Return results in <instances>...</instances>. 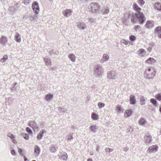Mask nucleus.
Returning <instances> with one entry per match:
<instances>
[{"label": "nucleus", "instance_id": "1", "mask_svg": "<svg viewBox=\"0 0 161 161\" xmlns=\"http://www.w3.org/2000/svg\"><path fill=\"white\" fill-rule=\"evenodd\" d=\"M133 6L134 9L137 12L132 15L131 22L134 24L138 20L140 24H143L145 21V18L143 14L141 12V8L135 3Z\"/></svg>", "mask_w": 161, "mask_h": 161}, {"label": "nucleus", "instance_id": "2", "mask_svg": "<svg viewBox=\"0 0 161 161\" xmlns=\"http://www.w3.org/2000/svg\"><path fill=\"white\" fill-rule=\"evenodd\" d=\"M156 74V69L153 67H148L145 71V77L147 80L153 79Z\"/></svg>", "mask_w": 161, "mask_h": 161}, {"label": "nucleus", "instance_id": "3", "mask_svg": "<svg viewBox=\"0 0 161 161\" xmlns=\"http://www.w3.org/2000/svg\"><path fill=\"white\" fill-rule=\"evenodd\" d=\"M99 8V5L96 3H91L89 6V10L92 13L98 12Z\"/></svg>", "mask_w": 161, "mask_h": 161}, {"label": "nucleus", "instance_id": "4", "mask_svg": "<svg viewBox=\"0 0 161 161\" xmlns=\"http://www.w3.org/2000/svg\"><path fill=\"white\" fill-rule=\"evenodd\" d=\"M94 74L97 77H100L102 75V68L99 65H96L94 67Z\"/></svg>", "mask_w": 161, "mask_h": 161}, {"label": "nucleus", "instance_id": "5", "mask_svg": "<svg viewBox=\"0 0 161 161\" xmlns=\"http://www.w3.org/2000/svg\"><path fill=\"white\" fill-rule=\"evenodd\" d=\"M32 9L33 10L34 13L36 14H38L40 10V8L39 6L38 3L35 1L32 4Z\"/></svg>", "mask_w": 161, "mask_h": 161}, {"label": "nucleus", "instance_id": "6", "mask_svg": "<svg viewBox=\"0 0 161 161\" xmlns=\"http://www.w3.org/2000/svg\"><path fill=\"white\" fill-rule=\"evenodd\" d=\"M28 125L31 127L33 131H35L36 130H38L39 126L34 121H30L29 122Z\"/></svg>", "mask_w": 161, "mask_h": 161}, {"label": "nucleus", "instance_id": "7", "mask_svg": "<svg viewBox=\"0 0 161 161\" xmlns=\"http://www.w3.org/2000/svg\"><path fill=\"white\" fill-rule=\"evenodd\" d=\"M117 76L116 72L114 71H110L108 72L107 77L109 79H115Z\"/></svg>", "mask_w": 161, "mask_h": 161}, {"label": "nucleus", "instance_id": "8", "mask_svg": "<svg viewBox=\"0 0 161 161\" xmlns=\"http://www.w3.org/2000/svg\"><path fill=\"white\" fill-rule=\"evenodd\" d=\"M158 147L157 145H153L149 147L147 151L150 153H153L156 152L158 150Z\"/></svg>", "mask_w": 161, "mask_h": 161}, {"label": "nucleus", "instance_id": "9", "mask_svg": "<svg viewBox=\"0 0 161 161\" xmlns=\"http://www.w3.org/2000/svg\"><path fill=\"white\" fill-rule=\"evenodd\" d=\"M153 6L155 10H157L159 11H161V4L159 2H157L155 3Z\"/></svg>", "mask_w": 161, "mask_h": 161}, {"label": "nucleus", "instance_id": "10", "mask_svg": "<svg viewBox=\"0 0 161 161\" xmlns=\"http://www.w3.org/2000/svg\"><path fill=\"white\" fill-rule=\"evenodd\" d=\"M58 147L57 146L54 144H52L49 147V150L52 153H55L57 150Z\"/></svg>", "mask_w": 161, "mask_h": 161}, {"label": "nucleus", "instance_id": "11", "mask_svg": "<svg viewBox=\"0 0 161 161\" xmlns=\"http://www.w3.org/2000/svg\"><path fill=\"white\" fill-rule=\"evenodd\" d=\"M77 26L79 29L82 30L85 29L86 27L85 24L84 22H79Z\"/></svg>", "mask_w": 161, "mask_h": 161}, {"label": "nucleus", "instance_id": "12", "mask_svg": "<svg viewBox=\"0 0 161 161\" xmlns=\"http://www.w3.org/2000/svg\"><path fill=\"white\" fill-rule=\"evenodd\" d=\"M130 103L132 105H134L136 103V99L135 96L133 95H131L130 97Z\"/></svg>", "mask_w": 161, "mask_h": 161}, {"label": "nucleus", "instance_id": "13", "mask_svg": "<svg viewBox=\"0 0 161 161\" xmlns=\"http://www.w3.org/2000/svg\"><path fill=\"white\" fill-rule=\"evenodd\" d=\"M150 135H146L144 137V141L145 142L147 143H151L152 141Z\"/></svg>", "mask_w": 161, "mask_h": 161}, {"label": "nucleus", "instance_id": "14", "mask_svg": "<svg viewBox=\"0 0 161 161\" xmlns=\"http://www.w3.org/2000/svg\"><path fill=\"white\" fill-rule=\"evenodd\" d=\"M46 131L44 130H41L40 132L37 134V139L40 140L42 139V136H43V134L44 133H46Z\"/></svg>", "mask_w": 161, "mask_h": 161}, {"label": "nucleus", "instance_id": "15", "mask_svg": "<svg viewBox=\"0 0 161 161\" xmlns=\"http://www.w3.org/2000/svg\"><path fill=\"white\" fill-rule=\"evenodd\" d=\"M72 11L70 9H65L63 12V15L66 17H69L71 14Z\"/></svg>", "mask_w": 161, "mask_h": 161}, {"label": "nucleus", "instance_id": "16", "mask_svg": "<svg viewBox=\"0 0 161 161\" xmlns=\"http://www.w3.org/2000/svg\"><path fill=\"white\" fill-rule=\"evenodd\" d=\"M154 31L157 33L158 36L161 38V26L156 27Z\"/></svg>", "mask_w": 161, "mask_h": 161}, {"label": "nucleus", "instance_id": "17", "mask_svg": "<svg viewBox=\"0 0 161 161\" xmlns=\"http://www.w3.org/2000/svg\"><path fill=\"white\" fill-rule=\"evenodd\" d=\"M109 12V8L107 7H104L102 9L101 13L102 14H107Z\"/></svg>", "mask_w": 161, "mask_h": 161}, {"label": "nucleus", "instance_id": "18", "mask_svg": "<svg viewBox=\"0 0 161 161\" xmlns=\"http://www.w3.org/2000/svg\"><path fill=\"white\" fill-rule=\"evenodd\" d=\"M34 153L36 156H38L40 152V148L38 146H36L34 147Z\"/></svg>", "mask_w": 161, "mask_h": 161}, {"label": "nucleus", "instance_id": "19", "mask_svg": "<svg viewBox=\"0 0 161 161\" xmlns=\"http://www.w3.org/2000/svg\"><path fill=\"white\" fill-rule=\"evenodd\" d=\"M61 159L64 160H66L68 158V155L67 154L64 152V153H60V156L59 158Z\"/></svg>", "mask_w": 161, "mask_h": 161}, {"label": "nucleus", "instance_id": "20", "mask_svg": "<svg viewBox=\"0 0 161 161\" xmlns=\"http://www.w3.org/2000/svg\"><path fill=\"white\" fill-rule=\"evenodd\" d=\"M14 39L17 42H20L21 41L20 35L19 33H16L14 36Z\"/></svg>", "mask_w": 161, "mask_h": 161}, {"label": "nucleus", "instance_id": "21", "mask_svg": "<svg viewBox=\"0 0 161 161\" xmlns=\"http://www.w3.org/2000/svg\"><path fill=\"white\" fill-rule=\"evenodd\" d=\"M129 16V15H128L127 16H125L122 19L123 22L125 25H126L129 23L130 20Z\"/></svg>", "mask_w": 161, "mask_h": 161}, {"label": "nucleus", "instance_id": "22", "mask_svg": "<svg viewBox=\"0 0 161 161\" xmlns=\"http://www.w3.org/2000/svg\"><path fill=\"white\" fill-rule=\"evenodd\" d=\"M7 41L6 37L3 36L0 39V43L2 45H4L6 44Z\"/></svg>", "mask_w": 161, "mask_h": 161}, {"label": "nucleus", "instance_id": "23", "mask_svg": "<svg viewBox=\"0 0 161 161\" xmlns=\"http://www.w3.org/2000/svg\"><path fill=\"white\" fill-rule=\"evenodd\" d=\"M68 58L72 62H75L76 59L75 56L73 54L70 53L68 55Z\"/></svg>", "mask_w": 161, "mask_h": 161}, {"label": "nucleus", "instance_id": "24", "mask_svg": "<svg viewBox=\"0 0 161 161\" xmlns=\"http://www.w3.org/2000/svg\"><path fill=\"white\" fill-rule=\"evenodd\" d=\"M44 59L45 61L46 65L48 66L51 64V60L49 57L45 58Z\"/></svg>", "mask_w": 161, "mask_h": 161}, {"label": "nucleus", "instance_id": "25", "mask_svg": "<svg viewBox=\"0 0 161 161\" xmlns=\"http://www.w3.org/2000/svg\"><path fill=\"white\" fill-rule=\"evenodd\" d=\"M103 59L101 60V62L102 63H103L104 61H107L109 58V56L107 53L104 54L103 56Z\"/></svg>", "mask_w": 161, "mask_h": 161}, {"label": "nucleus", "instance_id": "26", "mask_svg": "<svg viewBox=\"0 0 161 161\" xmlns=\"http://www.w3.org/2000/svg\"><path fill=\"white\" fill-rule=\"evenodd\" d=\"M146 122V120L143 118L140 119L138 121L139 124L142 126L145 125Z\"/></svg>", "mask_w": 161, "mask_h": 161}, {"label": "nucleus", "instance_id": "27", "mask_svg": "<svg viewBox=\"0 0 161 161\" xmlns=\"http://www.w3.org/2000/svg\"><path fill=\"white\" fill-rule=\"evenodd\" d=\"M153 24L149 21H147L145 24L146 27L149 29L152 28L153 27Z\"/></svg>", "mask_w": 161, "mask_h": 161}, {"label": "nucleus", "instance_id": "28", "mask_svg": "<svg viewBox=\"0 0 161 161\" xmlns=\"http://www.w3.org/2000/svg\"><path fill=\"white\" fill-rule=\"evenodd\" d=\"M53 95L51 94H48L46 95L45 99L47 102L50 101L53 97Z\"/></svg>", "mask_w": 161, "mask_h": 161}, {"label": "nucleus", "instance_id": "29", "mask_svg": "<svg viewBox=\"0 0 161 161\" xmlns=\"http://www.w3.org/2000/svg\"><path fill=\"white\" fill-rule=\"evenodd\" d=\"M91 116L92 119L94 120H97L98 119V115L95 113H92Z\"/></svg>", "mask_w": 161, "mask_h": 161}, {"label": "nucleus", "instance_id": "30", "mask_svg": "<svg viewBox=\"0 0 161 161\" xmlns=\"http://www.w3.org/2000/svg\"><path fill=\"white\" fill-rule=\"evenodd\" d=\"M150 101L151 103L155 107H156L157 105V102L156 99L154 98H152L150 99Z\"/></svg>", "mask_w": 161, "mask_h": 161}, {"label": "nucleus", "instance_id": "31", "mask_svg": "<svg viewBox=\"0 0 161 161\" xmlns=\"http://www.w3.org/2000/svg\"><path fill=\"white\" fill-rule=\"evenodd\" d=\"M22 136L26 140H28L29 138V135L26 133H23L22 134Z\"/></svg>", "mask_w": 161, "mask_h": 161}, {"label": "nucleus", "instance_id": "32", "mask_svg": "<svg viewBox=\"0 0 161 161\" xmlns=\"http://www.w3.org/2000/svg\"><path fill=\"white\" fill-rule=\"evenodd\" d=\"M8 57L7 55H4L0 60V61L2 63H4L8 60Z\"/></svg>", "mask_w": 161, "mask_h": 161}, {"label": "nucleus", "instance_id": "33", "mask_svg": "<svg viewBox=\"0 0 161 161\" xmlns=\"http://www.w3.org/2000/svg\"><path fill=\"white\" fill-rule=\"evenodd\" d=\"M154 59L152 58H150L146 60V63L149 64H152L153 61H154Z\"/></svg>", "mask_w": 161, "mask_h": 161}, {"label": "nucleus", "instance_id": "34", "mask_svg": "<svg viewBox=\"0 0 161 161\" xmlns=\"http://www.w3.org/2000/svg\"><path fill=\"white\" fill-rule=\"evenodd\" d=\"M146 99L144 97H142L140 98V103L141 105H142L145 104Z\"/></svg>", "mask_w": 161, "mask_h": 161}, {"label": "nucleus", "instance_id": "35", "mask_svg": "<svg viewBox=\"0 0 161 161\" xmlns=\"http://www.w3.org/2000/svg\"><path fill=\"white\" fill-rule=\"evenodd\" d=\"M90 130L92 131L93 132H95V130L96 129V126L95 125H93L90 126Z\"/></svg>", "mask_w": 161, "mask_h": 161}, {"label": "nucleus", "instance_id": "36", "mask_svg": "<svg viewBox=\"0 0 161 161\" xmlns=\"http://www.w3.org/2000/svg\"><path fill=\"white\" fill-rule=\"evenodd\" d=\"M155 97L158 101L161 100V93H158L156 95Z\"/></svg>", "mask_w": 161, "mask_h": 161}, {"label": "nucleus", "instance_id": "37", "mask_svg": "<svg viewBox=\"0 0 161 161\" xmlns=\"http://www.w3.org/2000/svg\"><path fill=\"white\" fill-rule=\"evenodd\" d=\"M17 83L16 82L13 85V86L11 88V90L12 91H15L17 88L18 86H17Z\"/></svg>", "mask_w": 161, "mask_h": 161}, {"label": "nucleus", "instance_id": "38", "mask_svg": "<svg viewBox=\"0 0 161 161\" xmlns=\"http://www.w3.org/2000/svg\"><path fill=\"white\" fill-rule=\"evenodd\" d=\"M132 113V111L131 110H127L125 112V115L126 114L127 116H130L131 115Z\"/></svg>", "mask_w": 161, "mask_h": 161}, {"label": "nucleus", "instance_id": "39", "mask_svg": "<svg viewBox=\"0 0 161 161\" xmlns=\"http://www.w3.org/2000/svg\"><path fill=\"white\" fill-rule=\"evenodd\" d=\"M7 136L9 138H11L12 140H14L15 138L14 136L11 133H9L8 134Z\"/></svg>", "mask_w": 161, "mask_h": 161}, {"label": "nucleus", "instance_id": "40", "mask_svg": "<svg viewBox=\"0 0 161 161\" xmlns=\"http://www.w3.org/2000/svg\"><path fill=\"white\" fill-rule=\"evenodd\" d=\"M105 106V104L101 102H99L98 103V106L99 108H103Z\"/></svg>", "mask_w": 161, "mask_h": 161}, {"label": "nucleus", "instance_id": "41", "mask_svg": "<svg viewBox=\"0 0 161 161\" xmlns=\"http://www.w3.org/2000/svg\"><path fill=\"white\" fill-rule=\"evenodd\" d=\"M26 130L27 132L31 135L32 134V131L31 130L29 127H27L26 128Z\"/></svg>", "mask_w": 161, "mask_h": 161}, {"label": "nucleus", "instance_id": "42", "mask_svg": "<svg viewBox=\"0 0 161 161\" xmlns=\"http://www.w3.org/2000/svg\"><path fill=\"white\" fill-rule=\"evenodd\" d=\"M137 2L141 6H143L145 3V2L143 0H137Z\"/></svg>", "mask_w": 161, "mask_h": 161}, {"label": "nucleus", "instance_id": "43", "mask_svg": "<svg viewBox=\"0 0 161 161\" xmlns=\"http://www.w3.org/2000/svg\"><path fill=\"white\" fill-rule=\"evenodd\" d=\"M130 39L132 42H134L136 40V37L134 36L131 35L130 36Z\"/></svg>", "mask_w": 161, "mask_h": 161}, {"label": "nucleus", "instance_id": "44", "mask_svg": "<svg viewBox=\"0 0 161 161\" xmlns=\"http://www.w3.org/2000/svg\"><path fill=\"white\" fill-rule=\"evenodd\" d=\"M121 43H123L126 45H127L128 44V42L127 41H126L124 39L122 40L121 41Z\"/></svg>", "mask_w": 161, "mask_h": 161}, {"label": "nucleus", "instance_id": "45", "mask_svg": "<svg viewBox=\"0 0 161 161\" xmlns=\"http://www.w3.org/2000/svg\"><path fill=\"white\" fill-rule=\"evenodd\" d=\"M116 109L118 113L122 112V110L120 106H117L116 107Z\"/></svg>", "mask_w": 161, "mask_h": 161}, {"label": "nucleus", "instance_id": "46", "mask_svg": "<svg viewBox=\"0 0 161 161\" xmlns=\"http://www.w3.org/2000/svg\"><path fill=\"white\" fill-rule=\"evenodd\" d=\"M58 110L62 113H63L65 110L63 107H59L58 108Z\"/></svg>", "mask_w": 161, "mask_h": 161}, {"label": "nucleus", "instance_id": "47", "mask_svg": "<svg viewBox=\"0 0 161 161\" xmlns=\"http://www.w3.org/2000/svg\"><path fill=\"white\" fill-rule=\"evenodd\" d=\"M73 139V137L72 135L70 134L68 135V140L70 141H71Z\"/></svg>", "mask_w": 161, "mask_h": 161}, {"label": "nucleus", "instance_id": "48", "mask_svg": "<svg viewBox=\"0 0 161 161\" xmlns=\"http://www.w3.org/2000/svg\"><path fill=\"white\" fill-rule=\"evenodd\" d=\"M134 28L136 31L137 30L140 31L141 29L140 26L139 25H135L134 26Z\"/></svg>", "mask_w": 161, "mask_h": 161}, {"label": "nucleus", "instance_id": "49", "mask_svg": "<svg viewBox=\"0 0 161 161\" xmlns=\"http://www.w3.org/2000/svg\"><path fill=\"white\" fill-rule=\"evenodd\" d=\"M89 20L90 22H91L92 25L94 24L95 22V19L93 18L90 19Z\"/></svg>", "mask_w": 161, "mask_h": 161}, {"label": "nucleus", "instance_id": "50", "mask_svg": "<svg viewBox=\"0 0 161 161\" xmlns=\"http://www.w3.org/2000/svg\"><path fill=\"white\" fill-rule=\"evenodd\" d=\"M31 0H23V2L25 5H27L30 3Z\"/></svg>", "mask_w": 161, "mask_h": 161}, {"label": "nucleus", "instance_id": "51", "mask_svg": "<svg viewBox=\"0 0 161 161\" xmlns=\"http://www.w3.org/2000/svg\"><path fill=\"white\" fill-rule=\"evenodd\" d=\"M18 152L20 155H22L23 154V152L22 149L20 148H18Z\"/></svg>", "mask_w": 161, "mask_h": 161}, {"label": "nucleus", "instance_id": "52", "mask_svg": "<svg viewBox=\"0 0 161 161\" xmlns=\"http://www.w3.org/2000/svg\"><path fill=\"white\" fill-rule=\"evenodd\" d=\"M34 16V14H31V15H30L29 16V17L30 18V19L31 20H33V17Z\"/></svg>", "mask_w": 161, "mask_h": 161}, {"label": "nucleus", "instance_id": "53", "mask_svg": "<svg viewBox=\"0 0 161 161\" xmlns=\"http://www.w3.org/2000/svg\"><path fill=\"white\" fill-rule=\"evenodd\" d=\"M11 153L14 156H15L16 155L15 151L14 149H12L11 150Z\"/></svg>", "mask_w": 161, "mask_h": 161}, {"label": "nucleus", "instance_id": "54", "mask_svg": "<svg viewBox=\"0 0 161 161\" xmlns=\"http://www.w3.org/2000/svg\"><path fill=\"white\" fill-rule=\"evenodd\" d=\"M49 68L50 70L53 71L57 69V68L56 67H49Z\"/></svg>", "mask_w": 161, "mask_h": 161}, {"label": "nucleus", "instance_id": "55", "mask_svg": "<svg viewBox=\"0 0 161 161\" xmlns=\"http://www.w3.org/2000/svg\"><path fill=\"white\" fill-rule=\"evenodd\" d=\"M139 52L140 54H142L145 51L143 49H141L139 50Z\"/></svg>", "mask_w": 161, "mask_h": 161}, {"label": "nucleus", "instance_id": "56", "mask_svg": "<svg viewBox=\"0 0 161 161\" xmlns=\"http://www.w3.org/2000/svg\"><path fill=\"white\" fill-rule=\"evenodd\" d=\"M58 53L59 52L58 51L54 50V54L57 55L58 54Z\"/></svg>", "mask_w": 161, "mask_h": 161}, {"label": "nucleus", "instance_id": "57", "mask_svg": "<svg viewBox=\"0 0 161 161\" xmlns=\"http://www.w3.org/2000/svg\"><path fill=\"white\" fill-rule=\"evenodd\" d=\"M54 50H53L49 52V53L51 55L54 54Z\"/></svg>", "mask_w": 161, "mask_h": 161}, {"label": "nucleus", "instance_id": "58", "mask_svg": "<svg viewBox=\"0 0 161 161\" xmlns=\"http://www.w3.org/2000/svg\"><path fill=\"white\" fill-rule=\"evenodd\" d=\"M108 149H109L108 152H109V153L112 152L113 150V149H112L111 148H108Z\"/></svg>", "mask_w": 161, "mask_h": 161}, {"label": "nucleus", "instance_id": "59", "mask_svg": "<svg viewBox=\"0 0 161 161\" xmlns=\"http://www.w3.org/2000/svg\"><path fill=\"white\" fill-rule=\"evenodd\" d=\"M24 159L25 161H27L28 160L25 156L24 157Z\"/></svg>", "mask_w": 161, "mask_h": 161}, {"label": "nucleus", "instance_id": "60", "mask_svg": "<svg viewBox=\"0 0 161 161\" xmlns=\"http://www.w3.org/2000/svg\"><path fill=\"white\" fill-rule=\"evenodd\" d=\"M34 16L35 17H33V20H34L36 18L37 16L36 15H34Z\"/></svg>", "mask_w": 161, "mask_h": 161}, {"label": "nucleus", "instance_id": "61", "mask_svg": "<svg viewBox=\"0 0 161 161\" xmlns=\"http://www.w3.org/2000/svg\"><path fill=\"white\" fill-rule=\"evenodd\" d=\"M13 140V142L14 143H16V141L14 139V140Z\"/></svg>", "mask_w": 161, "mask_h": 161}, {"label": "nucleus", "instance_id": "62", "mask_svg": "<svg viewBox=\"0 0 161 161\" xmlns=\"http://www.w3.org/2000/svg\"><path fill=\"white\" fill-rule=\"evenodd\" d=\"M108 150L109 149L108 148H107L105 149V151L106 153L108 152Z\"/></svg>", "mask_w": 161, "mask_h": 161}, {"label": "nucleus", "instance_id": "63", "mask_svg": "<svg viewBox=\"0 0 161 161\" xmlns=\"http://www.w3.org/2000/svg\"><path fill=\"white\" fill-rule=\"evenodd\" d=\"M87 161H92V159L89 158L87 159Z\"/></svg>", "mask_w": 161, "mask_h": 161}, {"label": "nucleus", "instance_id": "64", "mask_svg": "<svg viewBox=\"0 0 161 161\" xmlns=\"http://www.w3.org/2000/svg\"><path fill=\"white\" fill-rule=\"evenodd\" d=\"M159 111L161 113V106H160V108H159Z\"/></svg>", "mask_w": 161, "mask_h": 161}]
</instances>
